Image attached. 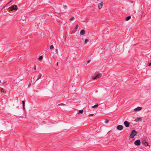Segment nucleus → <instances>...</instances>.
Masks as SVG:
<instances>
[{
    "instance_id": "nucleus-35",
    "label": "nucleus",
    "mask_w": 151,
    "mask_h": 151,
    "mask_svg": "<svg viewBox=\"0 0 151 151\" xmlns=\"http://www.w3.org/2000/svg\"><path fill=\"white\" fill-rule=\"evenodd\" d=\"M1 1H1V0H0V2Z\"/></svg>"
},
{
    "instance_id": "nucleus-10",
    "label": "nucleus",
    "mask_w": 151,
    "mask_h": 151,
    "mask_svg": "<svg viewBox=\"0 0 151 151\" xmlns=\"http://www.w3.org/2000/svg\"><path fill=\"white\" fill-rule=\"evenodd\" d=\"M103 6V2H101L100 3H99L98 4V7L99 9H101Z\"/></svg>"
},
{
    "instance_id": "nucleus-36",
    "label": "nucleus",
    "mask_w": 151,
    "mask_h": 151,
    "mask_svg": "<svg viewBox=\"0 0 151 151\" xmlns=\"http://www.w3.org/2000/svg\"><path fill=\"white\" fill-rule=\"evenodd\" d=\"M1 80H0V83H1Z\"/></svg>"
},
{
    "instance_id": "nucleus-15",
    "label": "nucleus",
    "mask_w": 151,
    "mask_h": 151,
    "mask_svg": "<svg viewBox=\"0 0 151 151\" xmlns=\"http://www.w3.org/2000/svg\"><path fill=\"white\" fill-rule=\"evenodd\" d=\"M22 105H23V106H22L23 109H25V107H24L25 103V101H22Z\"/></svg>"
},
{
    "instance_id": "nucleus-22",
    "label": "nucleus",
    "mask_w": 151,
    "mask_h": 151,
    "mask_svg": "<svg viewBox=\"0 0 151 151\" xmlns=\"http://www.w3.org/2000/svg\"><path fill=\"white\" fill-rule=\"evenodd\" d=\"M43 58V57L42 56H40V57H39V60H41Z\"/></svg>"
},
{
    "instance_id": "nucleus-23",
    "label": "nucleus",
    "mask_w": 151,
    "mask_h": 151,
    "mask_svg": "<svg viewBox=\"0 0 151 151\" xmlns=\"http://www.w3.org/2000/svg\"><path fill=\"white\" fill-rule=\"evenodd\" d=\"M63 7L65 9L67 8V6L66 5H64L63 6Z\"/></svg>"
},
{
    "instance_id": "nucleus-30",
    "label": "nucleus",
    "mask_w": 151,
    "mask_h": 151,
    "mask_svg": "<svg viewBox=\"0 0 151 151\" xmlns=\"http://www.w3.org/2000/svg\"><path fill=\"white\" fill-rule=\"evenodd\" d=\"M148 65L151 66V62L149 63Z\"/></svg>"
},
{
    "instance_id": "nucleus-19",
    "label": "nucleus",
    "mask_w": 151,
    "mask_h": 151,
    "mask_svg": "<svg viewBox=\"0 0 151 151\" xmlns=\"http://www.w3.org/2000/svg\"><path fill=\"white\" fill-rule=\"evenodd\" d=\"M89 41V40L88 39H85L84 44H86Z\"/></svg>"
},
{
    "instance_id": "nucleus-7",
    "label": "nucleus",
    "mask_w": 151,
    "mask_h": 151,
    "mask_svg": "<svg viewBox=\"0 0 151 151\" xmlns=\"http://www.w3.org/2000/svg\"><path fill=\"white\" fill-rule=\"evenodd\" d=\"M78 25H76V27H75V28L72 31L71 33L72 34L74 33L75 32L77 31V29L78 28Z\"/></svg>"
},
{
    "instance_id": "nucleus-34",
    "label": "nucleus",
    "mask_w": 151,
    "mask_h": 151,
    "mask_svg": "<svg viewBox=\"0 0 151 151\" xmlns=\"http://www.w3.org/2000/svg\"><path fill=\"white\" fill-rule=\"evenodd\" d=\"M31 84V83H30L29 84V85Z\"/></svg>"
},
{
    "instance_id": "nucleus-3",
    "label": "nucleus",
    "mask_w": 151,
    "mask_h": 151,
    "mask_svg": "<svg viewBox=\"0 0 151 151\" xmlns=\"http://www.w3.org/2000/svg\"><path fill=\"white\" fill-rule=\"evenodd\" d=\"M117 129L119 130H122L123 129V127L121 125H118L116 127Z\"/></svg>"
},
{
    "instance_id": "nucleus-26",
    "label": "nucleus",
    "mask_w": 151,
    "mask_h": 151,
    "mask_svg": "<svg viewBox=\"0 0 151 151\" xmlns=\"http://www.w3.org/2000/svg\"><path fill=\"white\" fill-rule=\"evenodd\" d=\"M33 69L34 70H36V66H34V68H33Z\"/></svg>"
},
{
    "instance_id": "nucleus-24",
    "label": "nucleus",
    "mask_w": 151,
    "mask_h": 151,
    "mask_svg": "<svg viewBox=\"0 0 151 151\" xmlns=\"http://www.w3.org/2000/svg\"><path fill=\"white\" fill-rule=\"evenodd\" d=\"M2 84L3 85H6V82H4Z\"/></svg>"
},
{
    "instance_id": "nucleus-1",
    "label": "nucleus",
    "mask_w": 151,
    "mask_h": 151,
    "mask_svg": "<svg viewBox=\"0 0 151 151\" xmlns=\"http://www.w3.org/2000/svg\"><path fill=\"white\" fill-rule=\"evenodd\" d=\"M137 132L135 130H134L132 131L129 137L131 138H133L136 135Z\"/></svg>"
},
{
    "instance_id": "nucleus-37",
    "label": "nucleus",
    "mask_w": 151,
    "mask_h": 151,
    "mask_svg": "<svg viewBox=\"0 0 151 151\" xmlns=\"http://www.w3.org/2000/svg\"><path fill=\"white\" fill-rule=\"evenodd\" d=\"M150 125L151 126V124H150Z\"/></svg>"
},
{
    "instance_id": "nucleus-28",
    "label": "nucleus",
    "mask_w": 151,
    "mask_h": 151,
    "mask_svg": "<svg viewBox=\"0 0 151 151\" xmlns=\"http://www.w3.org/2000/svg\"><path fill=\"white\" fill-rule=\"evenodd\" d=\"M94 115L93 114H90L89 115V116H93Z\"/></svg>"
},
{
    "instance_id": "nucleus-17",
    "label": "nucleus",
    "mask_w": 151,
    "mask_h": 151,
    "mask_svg": "<svg viewBox=\"0 0 151 151\" xmlns=\"http://www.w3.org/2000/svg\"><path fill=\"white\" fill-rule=\"evenodd\" d=\"M4 89L3 88H1L0 89V91L1 92V93H5L6 92V91H3V90Z\"/></svg>"
},
{
    "instance_id": "nucleus-5",
    "label": "nucleus",
    "mask_w": 151,
    "mask_h": 151,
    "mask_svg": "<svg viewBox=\"0 0 151 151\" xmlns=\"http://www.w3.org/2000/svg\"><path fill=\"white\" fill-rule=\"evenodd\" d=\"M11 8L14 10L17 11L18 9V7L16 5H13L11 6Z\"/></svg>"
},
{
    "instance_id": "nucleus-16",
    "label": "nucleus",
    "mask_w": 151,
    "mask_h": 151,
    "mask_svg": "<svg viewBox=\"0 0 151 151\" xmlns=\"http://www.w3.org/2000/svg\"><path fill=\"white\" fill-rule=\"evenodd\" d=\"M98 106H99V104H95V105H94L93 106H92L91 107V108H96V107H97Z\"/></svg>"
},
{
    "instance_id": "nucleus-18",
    "label": "nucleus",
    "mask_w": 151,
    "mask_h": 151,
    "mask_svg": "<svg viewBox=\"0 0 151 151\" xmlns=\"http://www.w3.org/2000/svg\"><path fill=\"white\" fill-rule=\"evenodd\" d=\"M83 109L81 110H80L79 111V112L80 114H83Z\"/></svg>"
},
{
    "instance_id": "nucleus-4",
    "label": "nucleus",
    "mask_w": 151,
    "mask_h": 151,
    "mask_svg": "<svg viewBox=\"0 0 151 151\" xmlns=\"http://www.w3.org/2000/svg\"><path fill=\"white\" fill-rule=\"evenodd\" d=\"M134 144L136 145L139 146L141 144V142L140 140H136L134 142Z\"/></svg>"
},
{
    "instance_id": "nucleus-11",
    "label": "nucleus",
    "mask_w": 151,
    "mask_h": 151,
    "mask_svg": "<svg viewBox=\"0 0 151 151\" xmlns=\"http://www.w3.org/2000/svg\"><path fill=\"white\" fill-rule=\"evenodd\" d=\"M85 33V31L84 29L82 30L80 32V34L81 35H83Z\"/></svg>"
},
{
    "instance_id": "nucleus-21",
    "label": "nucleus",
    "mask_w": 151,
    "mask_h": 151,
    "mask_svg": "<svg viewBox=\"0 0 151 151\" xmlns=\"http://www.w3.org/2000/svg\"><path fill=\"white\" fill-rule=\"evenodd\" d=\"M74 19V17H72L70 19V21H72Z\"/></svg>"
},
{
    "instance_id": "nucleus-20",
    "label": "nucleus",
    "mask_w": 151,
    "mask_h": 151,
    "mask_svg": "<svg viewBox=\"0 0 151 151\" xmlns=\"http://www.w3.org/2000/svg\"><path fill=\"white\" fill-rule=\"evenodd\" d=\"M50 49L51 50L53 49L54 48V46L52 45H51L50 46Z\"/></svg>"
},
{
    "instance_id": "nucleus-13",
    "label": "nucleus",
    "mask_w": 151,
    "mask_h": 151,
    "mask_svg": "<svg viewBox=\"0 0 151 151\" xmlns=\"http://www.w3.org/2000/svg\"><path fill=\"white\" fill-rule=\"evenodd\" d=\"M42 74L40 73H39V75L38 76V77H37V79H36V81H38L39 79L40 78H41V76H42Z\"/></svg>"
},
{
    "instance_id": "nucleus-33",
    "label": "nucleus",
    "mask_w": 151,
    "mask_h": 151,
    "mask_svg": "<svg viewBox=\"0 0 151 151\" xmlns=\"http://www.w3.org/2000/svg\"><path fill=\"white\" fill-rule=\"evenodd\" d=\"M66 37H65V40H66Z\"/></svg>"
},
{
    "instance_id": "nucleus-14",
    "label": "nucleus",
    "mask_w": 151,
    "mask_h": 151,
    "mask_svg": "<svg viewBox=\"0 0 151 151\" xmlns=\"http://www.w3.org/2000/svg\"><path fill=\"white\" fill-rule=\"evenodd\" d=\"M131 17L130 16H129L125 18V20L126 21H127L131 19Z\"/></svg>"
},
{
    "instance_id": "nucleus-9",
    "label": "nucleus",
    "mask_w": 151,
    "mask_h": 151,
    "mask_svg": "<svg viewBox=\"0 0 151 151\" xmlns=\"http://www.w3.org/2000/svg\"><path fill=\"white\" fill-rule=\"evenodd\" d=\"M142 109V107H137L135 109H134V111H139L141 110Z\"/></svg>"
},
{
    "instance_id": "nucleus-8",
    "label": "nucleus",
    "mask_w": 151,
    "mask_h": 151,
    "mask_svg": "<svg viewBox=\"0 0 151 151\" xmlns=\"http://www.w3.org/2000/svg\"><path fill=\"white\" fill-rule=\"evenodd\" d=\"M142 143L145 146H147L148 145V143L145 140H143L142 141Z\"/></svg>"
},
{
    "instance_id": "nucleus-31",
    "label": "nucleus",
    "mask_w": 151,
    "mask_h": 151,
    "mask_svg": "<svg viewBox=\"0 0 151 151\" xmlns=\"http://www.w3.org/2000/svg\"><path fill=\"white\" fill-rule=\"evenodd\" d=\"M12 1V0H11V1H10L9 3H11V2Z\"/></svg>"
},
{
    "instance_id": "nucleus-6",
    "label": "nucleus",
    "mask_w": 151,
    "mask_h": 151,
    "mask_svg": "<svg viewBox=\"0 0 151 151\" xmlns=\"http://www.w3.org/2000/svg\"><path fill=\"white\" fill-rule=\"evenodd\" d=\"M101 76V74H100V73L98 74L95 77L92 78V79L94 80L96 79L97 78H99V77H100Z\"/></svg>"
},
{
    "instance_id": "nucleus-25",
    "label": "nucleus",
    "mask_w": 151,
    "mask_h": 151,
    "mask_svg": "<svg viewBox=\"0 0 151 151\" xmlns=\"http://www.w3.org/2000/svg\"><path fill=\"white\" fill-rule=\"evenodd\" d=\"M90 61H91L90 60H88L87 61V62L88 63L90 62Z\"/></svg>"
},
{
    "instance_id": "nucleus-29",
    "label": "nucleus",
    "mask_w": 151,
    "mask_h": 151,
    "mask_svg": "<svg viewBox=\"0 0 151 151\" xmlns=\"http://www.w3.org/2000/svg\"><path fill=\"white\" fill-rule=\"evenodd\" d=\"M64 105V104H63V103H61L60 104H58V105Z\"/></svg>"
},
{
    "instance_id": "nucleus-2",
    "label": "nucleus",
    "mask_w": 151,
    "mask_h": 151,
    "mask_svg": "<svg viewBox=\"0 0 151 151\" xmlns=\"http://www.w3.org/2000/svg\"><path fill=\"white\" fill-rule=\"evenodd\" d=\"M124 124L126 127H129L130 125V123L127 121L124 122Z\"/></svg>"
},
{
    "instance_id": "nucleus-27",
    "label": "nucleus",
    "mask_w": 151,
    "mask_h": 151,
    "mask_svg": "<svg viewBox=\"0 0 151 151\" xmlns=\"http://www.w3.org/2000/svg\"><path fill=\"white\" fill-rule=\"evenodd\" d=\"M108 122V120H106V121L105 122V123H107Z\"/></svg>"
},
{
    "instance_id": "nucleus-12",
    "label": "nucleus",
    "mask_w": 151,
    "mask_h": 151,
    "mask_svg": "<svg viewBox=\"0 0 151 151\" xmlns=\"http://www.w3.org/2000/svg\"><path fill=\"white\" fill-rule=\"evenodd\" d=\"M142 119V117H138L136 119L135 121L136 122L140 121Z\"/></svg>"
},
{
    "instance_id": "nucleus-32",
    "label": "nucleus",
    "mask_w": 151,
    "mask_h": 151,
    "mask_svg": "<svg viewBox=\"0 0 151 151\" xmlns=\"http://www.w3.org/2000/svg\"><path fill=\"white\" fill-rule=\"evenodd\" d=\"M58 65V62H57V65Z\"/></svg>"
}]
</instances>
